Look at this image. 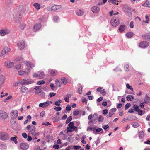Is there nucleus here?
I'll use <instances>...</instances> for the list:
<instances>
[{"label": "nucleus", "mask_w": 150, "mask_h": 150, "mask_svg": "<svg viewBox=\"0 0 150 150\" xmlns=\"http://www.w3.org/2000/svg\"><path fill=\"white\" fill-rule=\"evenodd\" d=\"M57 72L55 70H52L50 71V74L52 76H54L57 74Z\"/></svg>", "instance_id": "cd10ccee"}, {"label": "nucleus", "mask_w": 150, "mask_h": 150, "mask_svg": "<svg viewBox=\"0 0 150 150\" xmlns=\"http://www.w3.org/2000/svg\"><path fill=\"white\" fill-rule=\"evenodd\" d=\"M45 83V82L43 80H41L38 81L37 84L38 85H40L41 84H44Z\"/></svg>", "instance_id": "603ef678"}, {"label": "nucleus", "mask_w": 150, "mask_h": 150, "mask_svg": "<svg viewBox=\"0 0 150 150\" xmlns=\"http://www.w3.org/2000/svg\"><path fill=\"white\" fill-rule=\"evenodd\" d=\"M110 22L112 26L116 27L119 24V19L117 17H113L111 19Z\"/></svg>", "instance_id": "0eeeda50"}, {"label": "nucleus", "mask_w": 150, "mask_h": 150, "mask_svg": "<svg viewBox=\"0 0 150 150\" xmlns=\"http://www.w3.org/2000/svg\"><path fill=\"white\" fill-rule=\"evenodd\" d=\"M11 51V49L8 47H4L2 49L1 53L0 54V57H4L6 55L8 54L9 52Z\"/></svg>", "instance_id": "20e7f679"}, {"label": "nucleus", "mask_w": 150, "mask_h": 150, "mask_svg": "<svg viewBox=\"0 0 150 150\" xmlns=\"http://www.w3.org/2000/svg\"><path fill=\"white\" fill-rule=\"evenodd\" d=\"M124 69L126 71H129V66L128 64H126L124 66Z\"/></svg>", "instance_id": "ea45409f"}, {"label": "nucleus", "mask_w": 150, "mask_h": 150, "mask_svg": "<svg viewBox=\"0 0 150 150\" xmlns=\"http://www.w3.org/2000/svg\"><path fill=\"white\" fill-rule=\"evenodd\" d=\"M71 97V94H68L67 95L66 97L64 98V100L66 102H68L69 101V98Z\"/></svg>", "instance_id": "f704fd0d"}, {"label": "nucleus", "mask_w": 150, "mask_h": 150, "mask_svg": "<svg viewBox=\"0 0 150 150\" xmlns=\"http://www.w3.org/2000/svg\"><path fill=\"white\" fill-rule=\"evenodd\" d=\"M7 148L6 145L5 144H1L0 146V149L1 150H4Z\"/></svg>", "instance_id": "72a5a7b5"}, {"label": "nucleus", "mask_w": 150, "mask_h": 150, "mask_svg": "<svg viewBox=\"0 0 150 150\" xmlns=\"http://www.w3.org/2000/svg\"><path fill=\"white\" fill-rule=\"evenodd\" d=\"M49 105V101H47L46 102L43 103H40L39 105V106L42 108H46Z\"/></svg>", "instance_id": "2eb2a0df"}, {"label": "nucleus", "mask_w": 150, "mask_h": 150, "mask_svg": "<svg viewBox=\"0 0 150 150\" xmlns=\"http://www.w3.org/2000/svg\"><path fill=\"white\" fill-rule=\"evenodd\" d=\"M10 114L12 118H16L18 116V112L17 110H13L11 112Z\"/></svg>", "instance_id": "4468645a"}, {"label": "nucleus", "mask_w": 150, "mask_h": 150, "mask_svg": "<svg viewBox=\"0 0 150 150\" xmlns=\"http://www.w3.org/2000/svg\"><path fill=\"white\" fill-rule=\"evenodd\" d=\"M8 117L7 114L4 111L2 110L1 117L3 119H6Z\"/></svg>", "instance_id": "4be33fe9"}, {"label": "nucleus", "mask_w": 150, "mask_h": 150, "mask_svg": "<svg viewBox=\"0 0 150 150\" xmlns=\"http://www.w3.org/2000/svg\"><path fill=\"white\" fill-rule=\"evenodd\" d=\"M98 117V114L96 113H94L93 115V118L89 121L88 124L90 125H91L95 124L97 122Z\"/></svg>", "instance_id": "423d86ee"}, {"label": "nucleus", "mask_w": 150, "mask_h": 150, "mask_svg": "<svg viewBox=\"0 0 150 150\" xmlns=\"http://www.w3.org/2000/svg\"><path fill=\"white\" fill-rule=\"evenodd\" d=\"M17 46L18 48L20 50H22L25 47V44L23 41H20L18 43Z\"/></svg>", "instance_id": "f8f14e48"}, {"label": "nucleus", "mask_w": 150, "mask_h": 150, "mask_svg": "<svg viewBox=\"0 0 150 150\" xmlns=\"http://www.w3.org/2000/svg\"><path fill=\"white\" fill-rule=\"evenodd\" d=\"M117 109L116 108H114L110 110V112L112 113V114H114V112L116 111Z\"/></svg>", "instance_id": "c03bdc74"}, {"label": "nucleus", "mask_w": 150, "mask_h": 150, "mask_svg": "<svg viewBox=\"0 0 150 150\" xmlns=\"http://www.w3.org/2000/svg\"><path fill=\"white\" fill-rule=\"evenodd\" d=\"M56 93L54 92L50 93L49 94L50 96V97H52L54 96H55Z\"/></svg>", "instance_id": "338daca9"}, {"label": "nucleus", "mask_w": 150, "mask_h": 150, "mask_svg": "<svg viewBox=\"0 0 150 150\" xmlns=\"http://www.w3.org/2000/svg\"><path fill=\"white\" fill-rule=\"evenodd\" d=\"M130 27L131 28H133L134 27V22L133 21H131L130 23L129 24Z\"/></svg>", "instance_id": "13d9d810"}, {"label": "nucleus", "mask_w": 150, "mask_h": 150, "mask_svg": "<svg viewBox=\"0 0 150 150\" xmlns=\"http://www.w3.org/2000/svg\"><path fill=\"white\" fill-rule=\"evenodd\" d=\"M103 117L102 115H100L98 117V121L99 122H102L103 121Z\"/></svg>", "instance_id": "5fc2aeb1"}, {"label": "nucleus", "mask_w": 150, "mask_h": 150, "mask_svg": "<svg viewBox=\"0 0 150 150\" xmlns=\"http://www.w3.org/2000/svg\"><path fill=\"white\" fill-rule=\"evenodd\" d=\"M3 92H2L1 93V96H0V97H1V98H2L3 97H4L5 96H7L8 95V93H5L4 95H3Z\"/></svg>", "instance_id": "bf43d9fd"}, {"label": "nucleus", "mask_w": 150, "mask_h": 150, "mask_svg": "<svg viewBox=\"0 0 150 150\" xmlns=\"http://www.w3.org/2000/svg\"><path fill=\"white\" fill-rule=\"evenodd\" d=\"M22 136L25 139L27 138L28 136L27 134L25 133H23L22 134Z\"/></svg>", "instance_id": "e2e57ef3"}, {"label": "nucleus", "mask_w": 150, "mask_h": 150, "mask_svg": "<svg viewBox=\"0 0 150 150\" xmlns=\"http://www.w3.org/2000/svg\"><path fill=\"white\" fill-rule=\"evenodd\" d=\"M18 74L20 75H23L25 74L26 72L23 71H18Z\"/></svg>", "instance_id": "79ce46f5"}, {"label": "nucleus", "mask_w": 150, "mask_h": 150, "mask_svg": "<svg viewBox=\"0 0 150 150\" xmlns=\"http://www.w3.org/2000/svg\"><path fill=\"white\" fill-rule=\"evenodd\" d=\"M20 147L22 149L26 150L28 149L29 146L26 143H22L20 144Z\"/></svg>", "instance_id": "f3484780"}, {"label": "nucleus", "mask_w": 150, "mask_h": 150, "mask_svg": "<svg viewBox=\"0 0 150 150\" xmlns=\"http://www.w3.org/2000/svg\"><path fill=\"white\" fill-rule=\"evenodd\" d=\"M61 81L62 82L63 84L64 85L66 84L67 83V81L65 78H62L61 79Z\"/></svg>", "instance_id": "a19ab883"}, {"label": "nucleus", "mask_w": 150, "mask_h": 150, "mask_svg": "<svg viewBox=\"0 0 150 150\" xmlns=\"http://www.w3.org/2000/svg\"><path fill=\"white\" fill-rule=\"evenodd\" d=\"M133 35L134 34L133 32H129L126 34V36L128 38H129L132 37L133 36Z\"/></svg>", "instance_id": "c756f323"}, {"label": "nucleus", "mask_w": 150, "mask_h": 150, "mask_svg": "<svg viewBox=\"0 0 150 150\" xmlns=\"http://www.w3.org/2000/svg\"><path fill=\"white\" fill-rule=\"evenodd\" d=\"M74 124L73 122H70L68 124V127L67 128V131L68 132H71L72 130L71 128L74 126Z\"/></svg>", "instance_id": "a211bd4d"}, {"label": "nucleus", "mask_w": 150, "mask_h": 150, "mask_svg": "<svg viewBox=\"0 0 150 150\" xmlns=\"http://www.w3.org/2000/svg\"><path fill=\"white\" fill-rule=\"evenodd\" d=\"M143 6L150 7V3L149 1H146L143 4Z\"/></svg>", "instance_id": "7c9ffc66"}, {"label": "nucleus", "mask_w": 150, "mask_h": 150, "mask_svg": "<svg viewBox=\"0 0 150 150\" xmlns=\"http://www.w3.org/2000/svg\"><path fill=\"white\" fill-rule=\"evenodd\" d=\"M131 106V104L129 103H127L125 106V109H127Z\"/></svg>", "instance_id": "3c124183"}, {"label": "nucleus", "mask_w": 150, "mask_h": 150, "mask_svg": "<svg viewBox=\"0 0 150 150\" xmlns=\"http://www.w3.org/2000/svg\"><path fill=\"white\" fill-rule=\"evenodd\" d=\"M26 120L24 121V125L26 124L28 121H30L31 120V117L30 115H28L26 117Z\"/></svg>", "instance_id": "bb28decb"}, {"label": "nucleus", "mask_w": 150, "mask_h": 150, "mask_svg": "<svg viewBox=\"0 0 150 150\" xmlns=\"http://www.w3.org/2000/svg\"><path fill=\"white\" fill-rule=\"evenodd\" d=\"M8 134L5 132H0V139L3 140H6L9 139Z\"/></svg>", "instance_id": "39448f33"}, {"label": "nucleus", "mask_w": 150, "mask_h": 150, "mask_svg": "<svg viewBox=\"0 0 150 150\" xmlns=\"http://www.w3.org/2000/svg\"><path fill=\"white\" fill-rule=\"evenodd\" d=\"M54 21L55 22H57V21L59 20V17L57 16H54L53 18Z\"/></svg>", "instance_id": "864d4df0"}, {"label": "nucleus", "mask_w": 150, "mask_h": 150, "mask_svg": "<svg viewBox=\"0 0 150 150\" xmlns=\"http://www.w3.org/2000/svg\"><path fill=\"white\" fill-rule=\"evenodd\" d=\"M139 136L140 139H142L144 137V133L143 131H140L139 133Z\"/></svg>", "instance_id": "b1692460"}, {"label": "nucleus", "mask_w": 150, "mask_h": 150, "mask_svg": "<svg viewBox=\"0 0 150 150\" xmlns=\"http://www.w3.org/2000/svg\"><path fill=\"white\" fill-rule=\"evenodd\" d=\"M134 108L135 110L137 112L138 111V110H140L138 106L137 105H134Z\"/></svg>", "instance_id": "09e8293b"}, {"label": "nucleus", "mask_w": 150, "mask_h": 150, "mask_svg": "<svg viewBox=\"0 0 150 150\" xmlns=\"http://www.w3.org/2000/svg\"><path fill=\"white\" fill-rule=\"evenodd\" d=\"M52 120L54 122H57L59 121V117H55L52 119Z\"/></svg>", "instance_id": "58836bf2"}, {"label": "nucleus", "mask_w": 150, "mask_h": 150, "mask_svg": "<svg viewBox=\"0 0 150 150\" xmlns=\"http://www.w3.org/2000/svg\"><path fill=\"white\" fill-rule=\"evenodd\" d=\"M72 120V117L71 116H70L69 117L66 121V124H68V123H69V122H70L71 121V120Z\"/></svg>", "instance_id": "4c0bfd02"}, {"label": "nucleus", "mask_w": 150, "mask_h": 150, "mask_svg": "<svg viewBox=\"0 0 150 150\" xmlns=\"http://www.w3.org/2000/svg\"><path fill=\"white\" fill-rule=\"evenodd\" d=\"M149 45V43L146 41H143L141 42L138 45L139 47L145 49L147 48Z\"/></svg>", "instance_id": "6e6552de"}, {"label": "nucleus", "mask_w": 150, "mask_h": 150, "mask_svg": "<svg viewBox=\"0 0 150 150\" xmlns=\"http://www.w3.org/2000/svg\"><path fill=\"white\" fill-rule=\"evenodd\" d=\"M91 11L93 13H97L100 11V8L97 6H94L91 8Z\"/></svg>", "instance_id": "dca6fc26"}, {"label": "nucleus", "mask_w": 150, "mask_h": 150, "mask_svg": "<svg viewBox=\"0 0 150 150\" xmlns=\"http://www.w3.org/2000/svg\"><path fill=\"white\" fill-rule=\"evenodd\" d=\"M56 83L57 86L60 87L62 84V82L60 81V79H57L56 80Z\"/></svg>", "instance_id": "c85d7f7f"}, {"label": "nucleus", "mask_w": 150, "mask_h": 150, "mask_svg": "<svg viewBox=\"0 0 150 150\" xmlns=\"http://www.w3.org/2000/svg\"><path fill=\"white\" fill-rule=\"evenodd\" d=\"M82 86H81L80 87V88H78V93H79L80 94H82Z\"/></svg>", "instance_id": "49530a36"}, {"label": "nucleus", "mask_w": 150, "mask_h": 150, "mask_svg": "<svg viewBox=\"0 0 150 150\" xmlns=\"http://www.w3.org/2000/svg\"><path fill=\"white\" fill-rule=\"evenodd\" d=\"M54 109L55 110L57 111H59L61 110L62 108L60 107H55Z\"/></svg>", "instance_id": "8fccbe9b"}, {"label": "nucleus", "mask_w": 150, "mask_h": 150, "mask_svg": "<svg viewBox=\"0 0 150 150\" xmlns=\"http://www.w3.org/2000/svg\"><path fill=\"white\" fill-rule=\"evenodd\" d=\"M25 64H26L27 66L30 67L32 68L34 67V64L31 63L28 61H25L24 62Z\"/></svg>", "instance_id": "aec40b11"}, {"label": "nucleus", "mask_w": 150, "mask_h": 150, "mask_svg": "<svg viewBox=\"0 0 150 150\" xmlns=\"http://www.w3.org/2000/svg\"><path fill=\"white\" fill-rule=\"evenodd\" d=\"M149 99V98L147 97V96L146 95L144 99V102L146 103H147L148 102V100Z\"/></svg>", "instance_id": "4d7b16f0"}, {"label": "nucleus", "mask_w": 150, "mask_h": 150, "mask_svg": "<svg viewBox=\"0 0 150 150\" xmlns=\"http://www.w3.org/2000/svg\"><path fill=\"white\" fill-rule=\"evenodd\" d=\"M125 29V26L124 25H121L120 26L119 28V31L122 32H123Z\"/></svg>", "instance_id": "c9c22d12"}, {"label": "nucleus", "mask_w": 150, "mask_h": 150, "mask_svg": "<svg viewBox=\"0 0 150 150\" xmlns=\"http://www.w3.org/2000/svg\"><path fill=\"white\" fill-rule=\"evenodd\" d=\"M71 107L70 106H67L66 108V110L67 111H70L71 110Z\"/></svg>", "instance_id": "774afa93"}, {"label": "nucleus", "mask_w": 150, "mask_h": 150, "mask_svg": "<svg viewBox=\"0 0 150 150\" xmlns=\"http://www.w3.org/2000/svg\"><path fill=\"white\" fill-rule=\"evenodd\" d=\"M33 6L35 7L36 9L38 10L40 8L41 6L40 5L37 3H35L33 4Z\"/></svg>", "instance_id": "393cba45"}, {"label": "nucleus", "mask_w": 150, "mask_h": 150, "mask_svg": "<svg viewBox=\"0 0 150 150\" xmlns=\"http://www.w3.org/2000/svg\"><path fill=\"white\" fill-rule=\"evenodd\" d=\"M61 7V5H55L52 6L51 8V11H55L60 8Z\"/></svg>", "instance_id": "412c9836"}, {"label": "nucleus", "mask_w": 150, "mask_h": 150, "mask_svg": "<svg viewBox=\"0 0 150 150\" xmlns=\"http://www.w3.org/2000/svg\"><path fill=\"white\" fill-rule=\"evenodd\" d=\"M45 74L43 71L40 72L39 75V78L40 79H42L45 76Z\"/></svg>", "instance_id": "2f4dec72"}, {"label": "nucleus", "mask_w": 150, "mask_h": 150, "mask_svg": "<svg viewBox=\"0 0 150 150\" xmlns=\"http://www.w3.org/2000/svg\"><path fill=\"white\" fill-rule=\"evenodd\" d=\"M10 32V30L7 29H5L2 30H0V35L4 36L6 34H9Z\"/></svg>", "instance_id": "1a4fd4ad"}, {"label": "nucleus", "mask_w": 150, "mask_h": 150, "mask_svg": "<svg viewBox=\"0 0 150 150\" xmlns=\"http://www.w3.org/2000/svg\"><path fill=\"white\" fill-rule=\"evenodd\" d=\"M122 8L123 9V11L125 12H127V10H128L130 9V8L129 7L125 5H123Z\"/></svg>", "instance_id": "473e14b6"}, {"label": "nucleus", "mask_w": 150, "mask_h": 150, "mask_svg": "<svg viewBox=\"0 0 150 150\" xmlns=\"http://www.w3.org/2000/svg\"><path fill=\"white\" fill-rule=\"evenodd\" d=\"M26 128L27 130H30L31 134L34 136L37 137L39 134V132H36V129L33 125H28L26 127Z\"/></svg>", "instance_id": "f03ea898"}, {"label": "nucleus", "mask_w": 150, "mask_h": 150, "mask_svg": "<svg viewBox=\"0 0 150 150\" xmlns=\"http://www.w3.org/2000/svg\"><path fill=\"white\" fill-rule=\"evenodd\" d=\"M134 98V96L131 95H128L126 97V99L128 101H131Z\"/></svg>", "instance_id": "a878e982"}, {"label": "nucleus", "mask_w": 150, "mask_h": 150, "mask_svg": "<svg viewBox=\"0 0 150 150\" xmlns=\"http://www.w3.org/2000/svg\"><path fill=\"white\" fill-rule=\"evenodd\" d=\"M149 35L144 34L142 35V37L144 39L146 40H147L148 38V37H149Z\"/></svg>", "instance_id": "de8ad7c7"}, {"label": "nucleus", "mask_w": 150, "mask_h": 150, "mask_svg": "<svg viewBox=\"0 0 150 150\" xmlns=\"http://www.w3.org/2000/svg\"><path fill=\"white\" fill-rule=\"evenodd\" d=\"M72 132L74 131H77V128L76 127L74 126L71 129Z\"/></svg>", "instance_id": "0e129e2a"}, {"label": "nucleus", "mask_w": 150, "mask_h": 150, "mask_svg": "<svg viewBox=\"0 0 150 150\" xmlns=\"http://www.w3.org/2000/svg\"><path fill=\"white\" fill-rule=\"evenodd\" d=\"M7 4L8 6H11L12 4V1L11 0H8L7 1Z\"/></svg>", "instance_id": "6e6d98bb"}, {"label": "nucleus", "mask_w": 150, "mask_h": 150, "mask_svg": "<svg viewBox=\"0 0 150 150\" xmlns=\"http://www.w3.org/2000/svg\"><path fill=\"white\" fill-rule=\"evenodd\" d=\"M41 27V24L40 23H37L34 26L33 29L35 31H37L40 29Z\"/></svg>", "instance_id": "6ab92c4d"}, {"label": "nucleus", "mask_w": 150, "mask_h": 150, "mask_svg": "<svg viewBox=\"0 0 150 150\" xmlns=\"http://www.w3.org/2000/svg\"><path fill=\"white\" fill-rule=\"evenodd\" d=\"M131 125L134 128H137L139 126V124L137 122H134L131 123Z\"/></svg>", "instance_id": "5701e85b"}, {"label": "nucleus", "mask_w": 150, "mask_h": 150, "mask_svg": "<svg viewBox=\"0 0 150 150\" xmlns=\"http://www.w3.org/2000/svg\"><path fill=\"white\" fill-rule=\"evenodd\" d=\"M10 139L11 141H13L14 143L16 144L18 143V142L17 141V139L15 137H11L10 138Z\"/></svg>", "instance_id": "e433bc0d"}, {"label": "nucleus", "mask_w": 150, "mask_h": 150, "mask_svg": "<svg viewBox=\"0 0 150 150\" xmlns=\"http://www.w3.org/2000/svg\"><path fill=\"white\" fill-rule=\"evenodd\" d=\"M75 13L77 16H81L84 14V12L83 9H82L78 8L75 11Z\"/></svg>", "instance_id": "9b49d317"}, {"label": "nucleus", "mask_w": 150, "mask_h": 150, "mask_svg": "<svg viewBox=\"0 0 150 150\" xmlns=\"http://www.w3.org/2000/svg\"><path fill=\"white\" fill-rule=\"evenodd\" d=\"M20 91L21 93L25 94H28L29 92L28 88L24 86H23L21 87Z\"/></svg>", "instance_id": "9d476101"}, {"label": "nucleus", "mask_w": 150, "mask_h": 150, "mask_svg": "<svg viewBox=\"0 0 150 150\" xmlns=\"http://www.w3.org/2000/svg\"><path fill=\"white\" fill-rule=\"evenodd\" d=\"M23 59L22 57H19L16 58L15 60L16 61H20Z\"/></svg>", "instance_id": "680f3d73"}, {"label": "nucleus", "mask_w": 150, "mask_h": 150, "mask_svg": "<svg viewBox=\"0 0 150 150\" xmlns=\"http://www.w3.org/2000/svg\"><path fill=\"white\" fill-rule=\"evenodd\" d=\"M126 87L128 89H129L132 90V91H133V89L132 87L129 85V84H127L126 85Z\"/></svg>", "instance_id": "37998d69"}, {"label": "nucleus", "mask_w": 150, "mask_h": 150, "mask_svg": "<svg viewBox=\"0 0 150 150\" xmlns=\"http://www.w3.org/2000/svg\"><path fill=\"white\" fill-rule=\"evenodd\" d=\"M15 68L17 69H19L21 67V65L20 64H18L16 65L15 67Z\"/></svg>", "instance_id": "052dcab7"}, {"label": "nucleus", "mask_w": 150, "mask_h": 150, "mask_svg": "<svg viewBox=\"0 0 150 150\" xmlns=\"http://www.w3.org/2000/svg\"><path fill=\"white\" fill-rule=\"evenodd\" d=\"M102 88H103L102 87H99L97 89V90L98 92H100V93H102L103 92H102V91H101V90L102 89Z\"/></svg>", "instance_id": "69168bd1"}, {"label": "nucleus", "mask_w": 150, "mask_h": 150, "mask_svg": "<svg viewBox=\"0 0 150 150\" xmlns=\"http://www.w3.org/2000/svg\"><path fill=\"white\" fill-rule=\"evenodd\" d=\"M81 148V146L79 145L75 146L73 147V149L74 150H78Z\"/></svg>", "instance_id": "a18cd8bd"}, {"label": "nucleus", "mask_w": 150, "mask_h": 150, "mask_svg": "<svg viewBox=\"0 0 150 150\" xmlns=\"http://www.w3.org/2000/svg\"><path fill=\"white\" fill-rule=\"evenodd\" d=\"M19 83L23 85H28L34 83V81L31 79H21L19 80Z\"/></svg>", "instance_id": "7ed1b4c3"}, {"label": "nucleus", "mask_w": 150, "mask_h": 150, "mask_svg": "<svg viewBox=\"0 0 150 150\" xmlns=\"http://www.w3.org/2000/svg\"><path fill=\"white\" fill-rule=\"evenodd\" d=\"M14 64L12 62L8 61L4 62V65L7 68H11L14 66Z\"/></svg>", "instance_id": "ddd939ff"}, {"label": "nucleus", "mask_w": 150, "mask_h": 150, "mask_svg": "<svg viewBox=\"0 0 150 150\" xmlns=\"http://www.w3.org/2000/svg\"><path fill=\"white\" fill-rule=\"evenodd\" d=\"M23 8L22 6L17 7L14 11L13 14V17L15 19L16 23H20L22 17Z\"/></svg>", "instance_id": "f257e3e1"}]
</instances>
